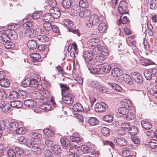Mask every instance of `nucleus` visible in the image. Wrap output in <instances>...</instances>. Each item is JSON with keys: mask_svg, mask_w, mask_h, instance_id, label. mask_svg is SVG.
<instances>
[{"mask_svg": "<svg viewBox=\"0 0 157 157\" xmlns=\"http://www.w3.org/2000/svg\"><path fill=\"white\" fill-rule=\"evenodd\" d=\"M71 141H70L68 139L63 137L60 140V143L62 146L64 147H67L70 146L69 149L70 153H72L75 151H77L76 148H79L81 146L80 141L81 139L78 134H73L70 137Z\"/></svg>", "mask_w": 157, "mask_h": 157, "instance_id": "f257e3e1", "label": "nucleus"}, {"mask_svg": "<svg viewBox=\"0 0 157 157\" xmlns=\"http://www.w3.org/2000/svg\"><path fill=\"white\" fill-rule=\"evenodd\" d=\"M100 20V17L98 15L93 14L90 17L88 22L86 23V25L89 27L97 25L99 22Z\"/></svg>", "mask_w": 157, "mask_h": 157, "instance_id": "f03ea898", "label": "nucleus"}, {"mask_svg": "<svg viewBox=\"0 0 157 157\" xmlns=\"http://www.w3.org/2000/svg\"><path fill=\"white\" fill-rule=\"evenodd\" d=\"M108 108V106L104 103L99 102L95 105V109L98 112H103L105 111Z\"/></svg>", "mask_w": 157, "mask_h": 157, "instance_id": "7ed1b4c3", "label": "nucleus"}, {"mask_svg": "<svg viewBox=\"0 0 157 157\" xmlns=\"http://www.w3.org/2000/svg\"><path fill=\"white\" fill-rule=\"evenodd\" d=\"M126 102L127 104H126L125 102L124 105L126 107H121L118 109V112L120 114L124 115V116L126 115V113H128L129 111L128 109L126 107L129 108L132 105L131 102L129 100H126Z\"/></svg>", "mask_w": 157, "mask_h": 157, "instance_id": "20e7f679", "label": "nucleus"}, {"mask_svg": "<svg viewBox=\"0 0 157 157\" xmlns=\"http://www.w3.org/2000/svg\"><path fill=\"white\" fill-rule=\"evenodd\" d=\"M128 4L124 1H120L118 7L119 10L121 14L123 15L127 13Z\"/></svg>", "mask_w": 157, "mask_h": 157, "instance_id": "39448f33", "label": "nucleus"}, {"mask_svg": "<svg viewBox=\"0 0 157 157\" xmlns=\"http://www.w3.org/2000/svg\"><path fill=\"white\" fill-rule=\"evenodd\" d=\"M34 78L31 79V86L37 87L39 82L40 81V76L37 74H34Z\"/></svg>", "mask_w": 157, "mask_h": 157, "instance_id": "423d86ee", "label": "nucleus"}, {"mask_svg": "<svg viewBox=\"0 0 157 157\" xmlns=\"http://www.w3.org/2000/svg\"><path fill=\"white\" fill-rule=\"evenodd\" d=\"M49 12L54 19H57L60 16V11L56 8H50Z\"/></svg>", "mask_w": 157, "mask_h": 157, "instance_id": "0eeeda50", "label": "nucleus"}, {"mask_svg": "<svg viewBox=\"0 0 157 157\" xmlns=\"http://www.w3.org/2000/svg\"><path fill=\"white\" fill-rule=\"evenodd\" d=\"M134 81L137 84H141L143 82L142 75L139 73H134L132 75Z\"/></svg>", "mask_w": 157, "mask_h": 157, "instance_id": "6e6552de", "label": "nucleus"}, {"mask_svg": "<svg viewBox=\"0 0 157 157\" xmlns=\"http://www.w3.org/2000/svg\"><path fill=\"white\" fill-rule=\"evenodd\" d=\"M88 69L92 74L97 75L102 74V71L101 70V67L100 66H97L95 67H89Z\"/></svg>", "mask_w": 157, "mask_h": 157, "instance_id": "1a4fd4ad", "label": "nucleus"}, {"mask_svg": "<svg viewBox=\"0 0 157 157\" xmlns=\"http://www.w3.org/2000/svg\"><path fill=\"white\" fill-rule=\"evenodd\" d=\"M62 99L63 102L66 104H72L74 102V99L70 95L65 94L62 95Z\"/></svg>", "mask_w": 157, "mask_h": 157, "instance_id": "9d476101", "label": "nucleus"}, {"mask_svg": "<svg viewBox=\"0 0 157 157\" xmlns=\"http://www.w3.org/2000/svg\"><path fill=\"white\" fill-rule=\"evenodd\" d=\"M114 142L117 145L121 146H125L127 144L126 140L122 137L115 138L114 140Z\"/></svg>", "mask_w": 157, "mask_h": 157, "instance_id": "9b49d317", "label": "nucleus"}, {"mask_svg": "<svg viewBox=\"0 0 157 157\" xmlns=\"http://www.w3.org/2000/svg\"><path fill=\"white\" fill-rule=\"evenodd\" d=\"M11 105L8 102L4 104H0V108L4 113H6L11 109Z\"/></svg>", "mask_w": 157, "mask_h": 157, "instance_id": "f8f14e48", "label": "nucleus"}, {"mask_svg": "<svg viewBox=\"0 0 157 157\" xmlns=\"http://www.w3.org/2000/svg\"><path fill=\"white\" fill-rule=\"evenodd\" d=\"M108 27V26L106 23L101 22L98 27V30L100 33H103L106 31Z\"/></svg>", "mask_w": 157, "mask_h": 157, "instance_id": "ddd939ff", "label": "nucleus"}, {"mask_svg": "<svg viewBox=\"0 0 157 157\" xmlns=\"http://www.w3.org/2000/svg\"><path fill=\"white\" fill-rule=\"evenodd\" d=\"M41 141L40 140H37V142L36 140H31L30 139H26V141L25 142L26 145L28 147H31L35 145V144H39L41 143Z\"/></svg>", "mask_w": 157, "mask_h": 157, "instance_id": "4468645a", "label": "nucleus"}, {"mask_svg": "<svg viewBox=\"0 0 157 157\" xmlns=\"http://www.w3.org/2000/svg\"><path fill=\"white\" fill-rule=\"evenodd\" d=\"M42 19L43 21L46 22H52L54 21L50 13L45 14L43 15Z\"/></svg>", "mask_w": 157, "mask_h": 157, "instance_id": "2eb2a0df", "label": "nucleus"}, {"mask_svg": "<svg viewBox=\"0 0 157 157\" xmlns=\"http://www.w3.org/2000/svg\"><path fill=\"white\" fill-rule=\"evenodd\" d=\"M132 37V36H130L128 39H126V41L129 46L132 47L133 50H136L137 48L136 46V42L134 41Z\"/></svg>", "mask_w": 157, "mask_h": 157, "instance_id": "dca6fc26", "label": "nucleus"}, {"mask_svg": "<svg viewBox=\"0 0 157 157\" xmlns=\"http://www.w3.org/2000/svg\"><path fill=\"white\" fill-rule=\"evenodd\" d=\"M27 45L29 48L33 50L37 47V43L34 40H31L28 41Z\"/></svg>", "mask_w": 157, "mask_h": 157, "instance_id": "f3484780", "label": "nucleus"}, {"mask_svg": "<svg viewBox=\"0 0 157 157\" xmlns=\"http://www.w3.org/2000/svg\"><path fill=\"white\" fill-rule=\"evenodd\" d=\"M72 109L74 111L76 112H82L84 110V109L82 105L80 103L74 104Z\"/></svg>", "mask_w": 157, "mask_h": 157, "instance_id": "a211bd4d", "label": "nucleus"}, {"mask_svg": "<svg viewBox=\"0 0 157 157\" xmlns=\"http://www.w3.org/2000/svg\"><path fill=\"white\" fill-rule=\"evenodd\" d=\"M59 86L61 88V94L62 95L67 94L68 93L69 88L67 87L66 84H59Z\"/></svg>", "mask_w": 157, "mask_h": 157, "instance_id": "6ab92c4d", "label": "nucleus"}, {"mask_svg": "<svg viewBox=\"0 0 157 157\" xmlns=\"http://www.w3.org/2000/svg\"><path fill=\"white\" fill-rule=\"evenodd\" d=\"M36 38L39 41L42 43L47 42L48 40V38L46 36L43 35H37Z\"/></svg>", "mask_w": 157, "mask_h": 157, "instance_id": "aec40b11", "label": "nucleus"}, {"mask_svg": "<svg viewBox=\"0 0 157 157\" xmlns=\"http://www.w3.org/2000/svg\"><path fill=\"white\" fill-rule=\"evenodd\" d=\"M29 136L32 138L34 139V140H36L37 142V140H40V138L41 136V135L37 132H32L29 133Z\"/></svg>", "mask_w": 157, "mask_h": 157, "instance_id": "412c9836", "label": "nucleus"}, {"mask_svg": "<svg viewBox=\"0 0 157 157\" xmlns=\"http://www.w3.org/2000/svg\"><path fill=\"white\" fill-rule=\"evenodd\" d=\"M22 103L20 101H12L10 102V105L13 108H19L22 106Z\"/></svg>", "mask_w": 157, "mask_h": 157, "instance_id": "4be33fe9", "label": "nucleus"}, {"mask_svg": "<svg viewBox=\"0 0 157 157\" xmlns=\"http://www.w3.org/2000/svg\"><path fill=\"white\" fill-rule=\"evenodd\" d=\"M100 67H101V70L102 71V73L104 72L105 73H107L110 71L111 67L109 65L101 64Z\"/></svg>", "mask_w": 157, "mask_h": 157, "instance_id": "5701e85b", "label": "nucleus"}, {"mask_svg": "<svg viewBox=\"0 0 157 157\" xmlns=\"http://www.w3.org/2000/svg\"><path fill=\"white\" fill-rule=\"evenodd\" d=\"M9 98L11 100L19 99L17 91H12L10 92L9 94Z\"/></svg>", "mask_w": 157, "mask_h": 157, "instance_id": "b1692460", "label": "nucleus"}, {"mask_svg": "<svg viewBox=\"0 0 157 157\" xmlns=\"http://www.w3.org/2000/svg\"><path fill=\"white\" fill-rule=\"evenodd\" d=\"M51 149L56 154L58 155L61 152V147L58 145L55 144L53 145Z\"/></svg>", "mask_w": 157, "mask_h": 157, "instance_id": "393cba45", "label": "nucleus"}, {"mask_svg": "<svg viewBox=\"0 0 157 157\" xmlns=\"http://www.w3.org/2000/svg\"><path fill=\"white\" fill-rule=\"evenodd\" d=\"M141 124L142 127L145 129H149L151 128L152 127L151 123L145 121H142Z\"/></svg>", "mask_w": 157, "mask_h": 157, "instance_id": "a878e982", "label": "nucleus"}, {"mask_svg": "<svg viewBox=\"0 0 157 157\" xmlns=\"http://www.w3.org/2000/svg\"><path fill=\"white\" fill-rule=\"evenodd\" d=\"M90 14V12L89 10L85 9L81 10L79 16L81 17H85L89 16Z\"/></svg>", "mask_w": 157, "mask_h": 157, "instance_id": "bb28decb", "label": "nucleus"}, {"mask_svg": "<svg viewBox=\"0 0 157 157\" xmlns=\"http://www.w3.org/2000/svg\"><path fill=\"white\" fill-rule=\"evenodd\" d=\"M43 132L45 135L48 137H52L54 134V131L48 128H45L43 130Z\"/></svg>", "mask_w": 157, "mask_h": 157, "instance_id": "cd10ccee", "label": "nucleus"}, {"mask_svg": "<svg viewBox=\"0 0 157 157\" xmlns=\"http://www.w3.org/2000/svg\"><path fill=\"white\" fill-rule=\"evenodd\" d=\"M62 5L65 8H69L71 5L70 0H63L62 2Z\"/></svg>", "mask_w": 157, "mask_h": 157, "instance_id": "c85d7f7f", "label": "nucleus"}, {"mask_svg": "<svg viewBox=\"0 0 157 157\" xmlns=\"http://www.w3.org/2000/svg\"><path fill=\"white\" fill-rule=\"evenodd\" d=\"M38 144H35V145L31 147V150L35 154H39L41 152V149Z\"/></svg>", "mask_w": 157, "mask_h": 157, "instance_id": "c756f323", "label": "nucleus"}, {"mask_svg": "<svg viewBox=\"0 0 157 157\" xmlns=\"http://www.w3.org/2000/svg\"><path fill=\"white\" fill-rule=\"evenodd\" d=\"M128 133L130 135L134 136L138 133V130L135 126H132L128 130Z\"/></svg>", "mask_w": 157, "mask_h": 157, "instance_id": "7c9ffc66", "label": "nucleus"}, {"mask_svg": "<svg viewBox=\"0 0 157 157\" xmlns=\"http://www.w3.org/2000/svg\"><path fill=\"white\" fill-rule=\"evenodd\" d=\"M25 105L30 108L33 107L35 105V103L34 101L31 99H28L25 100L24 101Z\"/></svg>", "mask_w": 157, "mask_h": 157, "instance_id": "2f4dec72", "label": "nucleus"}, {"mask_svg": "<svg viewBox=\"0 0 157 157\" xmlns=\"http://www.w3.org/2000/svg\"><path fill=\"white\" fill-rule=\"evenodd\" d=\"M148 146L152 149L157 147V140L155 139H151L148 144Z\"/></svg>", "mask_w": 157, "mask_h": 157, "instance_id": "473e14b6", "label": "nucleus"}, {"mask_svg": "<svg viewBox=\"0 0 157 157\" xmlns=\"http://www.w3.org/2000/svg\"><path fill=\"white\" fill-rule=\"evenodd\" d=\"M0 84L2 86L7 87L10 86V82L8 79L4 78L0 81Z\"/></svg>", "mask_w": 157, "mask_h": 157, "instance_id": "72a5a7b5", "label": "nucleus"}, {"mask_svg": "<svg viewBox=\"0 0 157 157\" xmlns=\"http://www.w3.org/2000/svg\"><path fill=\"white\" fill-rule=\"evenodd\" d=\"M92 54L90 50L84 51L83 52V57L84 59H92Z\"/></svg>", "mask_w": 157, "mask_h": 157, "instance_id": "f704fd0d", "label": "nucleus"}, {"mask_svg": "<svg viewBox=\"0 0 157 157\" xmlns=\"http://www.w3.org/2000/svg\"><path fill=\"white\" fill-rule=\"evenodd\" d=\"M141 63L142 65L147 66L154 64V62L151 59H141Z\"/></svg>", "mask_w": 157, "mask_h": 157, "instance_id": "c9c22d12", "label": "nucleus"}, {"mask_svg": "<svg viewBox=\"0 0 157 157\" xmlns=\"http://www.w3.org/2000/svg\"><path fill=\"white\" fill-rule=\"evenodd\" d=\"M85 61L88 68L89 66L98 64V63L97 59H85Z\"/></svg>", "mask_w": 157, "mask_h": 157, "instance_id": "e433bc0d", "label": "nucleus"}, {"mask_svg": "<svg viewBox=\"0 0 157 157\" xmlns=\"http://www.w3.org/2000/svg\"><path fill=\"white\" fill-rule=\"evenodd\" d=\"M111 74L114 77H118L120 76V69L117 67L114 68L112 71Z\"/></svg>", "mask_w": 157, "mask_h": 157, "instance_id": "4c0bfd02", "label": "nucleus"}, {"mask_svg": "<svg viewBox=\"0 0 157 157\" xmlns=\"http://www.w3.org/2000/svg\"><path fill=\"white\" fill-rule=\"evenodd\" d=\"M80 150L81 149V150L84 153H87L89 152H90L91 153L92 152L93 150L92 149H90L89 147H88L86 145H84L83 146H82L81 147V148H80Z\"/></svg>", "mask_w": 157, "mask_h": 157, "instance_id": "58836bf2", "label": "nucleus"}, {"mask_svg": "<svg viewBox=\"0 0 157 157\" xmlns=\"http://www.w3.org/2000/svg\"><path fill=\"white\" fill-rule=\"evenodd\" d=\"M17 92L19 99H24L27 97L26 93L24 91L18 90Z\"/></svg>", "mask_w": 157, "mask_h": 157, "instance_id": "ea45409f", "label": "nucleus"}, {"mask_svg": "<svg viewBox=\"0 0 157 157\" xmlns=\"http://www.w3.org/2000/svg\"><path fill=\"white\" fill-rule=\"evenodd\" d=\"M26 19L27 20V21L25 23H24L23 26L24 29L28 30V29L32 27L33 22H31V20L30 19V20H28L27 18H26Z\"/></svg>", "mask_w": 157, "mask_h": 157, "instance_id": "a19ab883", "label": "nucleus"}, {"mask_svg": "<svg viewBox=\"0 0 157 157\" xmlns=\"http://www.w3.org/2000/svg\"><path fill=\"white\" fill-rule=\"evenodd\" d=\"M152 70H146L144 72V75L146 78L149 80H151L152 78Z\"/></svg>", "mask_w": 157, "mask_h": 157, "instance_id": "79ce46f5", "label": "nucleus"}, {"mask_svg": "<svg viewBox=\"0 0 157 157\" xmlns=\"http://www.w3.org/2000/svg\"><path fill=\"white\" fill-rule=\"evenodd\" d=\"M110 85L113 90L121 92L122 90V88L116 83H111Z\"/></svg>", "mask_w": 157, "mask_h": 157, "instance_id": "37998d69", "label": "nucleus"}, {"mask_svg": "<svg viewBox=\"0 0 157 157\" xmlns=\"http://www.w3.org/2000/svg\"><path fill=\"white\" fill-rule=\"evenodd\" d=\"M73 7L72 10L73 13L76 14L79 13V14L81 11V7L77 5H75Z\"/></svg>", "mask_w": 157, "mask_h": 157, "instance_id": "c03bdc74", "label": "nucleus"}, {"mask_svg": "<svg viewBox=\"0 0 157 157\" xmlns=\"http://www.w3.org/2000/svg\"><path fill=\"white\" fill-rule=\"evenodd\" d=\"M103 49V51L101 52V54L102 55V56H96L95 59H99V58L101 59L103 58V56H107L108 55V50L107 49L105 48Z\"/></svg>", "mask_w": 157, "mask_h": 157, "instance_id": "a18cd8bd", "label": "nucleus"}, {"mask_svg": "<svg viewBox=\"0 0 157 157\" xmlns=\"http://www.w3.org/2000/svg\"><path fill=\"white\" fill-rule=\"evenodd\" d=\"M90 85L91 86L96 90H97L100 85L99 82L96 80L92 81Z\"/></svg>", "mask_w": 157, "mask_h": 157, "instance_id": "49530a36", "label": "nucleus"}, {"mask_svg": "<svg viewBox=\"0 0 157 157\" xmlns=\"http://www.w3.org/2000/svg\"><path fill=\"white\" fill-rule=\"evenodd\" d=\"M40 18V14L37 13H35L32 14V16H30L27 18L28 20H31V22H33L34 19H37Z\"/></svg>", "mask_w": 157, "mask_h": 157, "instance_id": "de8ad7c7", "label": "nucleus"}, {"mask_svg": "<svg viewBox=\"0 0 157 157\" xmlns=\"http://www.w3.org/2000/svg\"><path fill=\"white\" fill-rule=\"evenodd\" d=\"M102 134L105 136H108L110 135V131L109 129L106 127H103L101 130Z\"/></svg>", "mask_w": 157, "mask_h": 157, "instance_id": "09e8293b", "label": "nucleus"}, {"mask_svg": "<svg viewBox=\"0 0 157 157\" xmlns=\"http://www.w3.org/2000/svg\"><path fill=\"white\" fill-rule=\"evenodd\" d=\"M26 34L29 36L31 37H35L36 36L35 31L32 27L27 30Z\"/></svg>", "mask_w": 157, "mask_h": 157, "instance_id": "8fccbe9b", "label": "nucleus"}, {"mask_svg": "<svg viewBox=\"0 0 157 157\" xmlns=\"http://www.w3.org/2000/svg\"><path fill=\"white\" fill-rule=\"evenodd\" d=\"M135 115L133 113L131 112L127 113L126 115L125 116V118L127 120H132L135 119Z\"/></svg>", "mask_w": 157, "mask_h": 157, "instance_id": "3c124183", "label": "nucleus"}, {"mask_svg": "<svg viewBox=\"0 0 157 157\" xmlns=\"http://www.w3.org/2000/svg\"><path fill=\"white\" fill-rule=\"evenodd\" d=\"M63 23L65 26L68 27H72L73 25V23L72 21L68 19L64 20Z\"/></svg>", "mask_w": 157, "mask_h": 157, "instance_id": "603ef678", "label": "nucleus"}, {"mask_svg": "<svg viewBox=\"0 0 157 157\" xmlns=\"http://www.w3.org/2000/svg\"><path fill=\"white\" fill-rule=\"evenodd\" d=\"M102 119L105 121L111 122L113 121V117L111 115L108 114L103 117Z\"/></svg>", "mask_w": 157, "mask_h": 157, "instance_id": "864d4df0", "label": "nucleus"}, {"mask_svg": "<svg viewBox=\"0 0 157 157\" xmlns=\"http://www.w3.org/2000/svg\"><path fill=\"white\" fill-rule=\"evenodd\" d=\"M3 46L5 48L7 49L12 48L14 47V44L12 42L10 41V40L7 42Z\"/></svg>", "mask_w": 157, "mask_h": 157, "instance_id": "5fc2aeb1", "label": "nucleus"}, {"mask_svg": "<svg viewBox=\"0 0 157 157\" xmlns=\"http://www.w3.org/2000/svg\"><path fill=\"white\" fill-rule=\"evenodd\" d=\"M90 124L92 125H94L98 124V120L96 118L91 117L89 120Z\"/></svg>", "mask_w": 157, "mask_h": 157, "instance_id": "6e6d98bb", "label": "nucleus"}, {"mask_svg": "<svg viewBox=\"0 0 157 157\" xmlns=\"http://www.w3.org/2000/svg\"><path fill=\"white\" fill-rule=\"evenodd\" d=\"M31 79L29 78H26L22 82V85L24 87H26L31 86Z\"/></svg>", "mask_w": 157, "mask_h": 157, "instance_id": "4d7b16f0", "label": "nucleus"}, {"mask_svg": "<svg viewBox=\"0 0 157 157\" xmlns=\"http://www.w3.org/2000/svg\"><path fill=\"white\" fill-rule=\"evenodd\" d=\"M123 79L124 81L130 85L133 84V82L132 81L131 77L127 75H125L124 77H123Z\"/></svg>", "mask_w": 157, "mask_h": 157, "instance_id": "13d9d810", "label": "nucleus"}, {"mask_svg": "<svg viewBox=\"0 0 157 157\" xmlns=\"http://www.w3.org/2000/svg\"><path fill=\"white\" fill-rule=\"evenodd\" d=\"M150 8L154 10L157 8V0H151L150 2Z\"/></svg>", "mask_w": 157, "mask_h": 157, "instance_id": "bf43d9fd", "label": "nucleus"}, {"mask_svg": "<svg viewBox=\"0 0 157 157\" xmlns=\"http://www.w3.org/2000/svg\"><path fill=\"white\" fill-rule=\"evenodd\" d=\"M129 124L128 123H123L120 128V130H122L124 131L123 132L122 134L124 135L125 133L124 131L128 129L129 127Z\"/></svg>", "mask_w": 157, "mask_h": 157, "instance_id": "052dcab7", "label": "nucleus"}, {"mask_svg": "<svg viewBox=\"0 0 157 157\" xmlns=\"http://www.w3.org/2000/svg\"><path fill=\"white\" fill-rule=\"evenodd\" d=\"M79 6L82 8H86L88 6V4L86 0H81L79 2Z\"/></svg>", "mask_w": 157, "mask_h": 157, "instance_id": "680f3d73", "label": "nucleus"}, {"mask_svg": "<svg viewBox=\"0 0 157 157\" xmlns=\"http://www.w3.org/2000/svg\"><path fill=\"white\" fill-rule=\"evenodd\" d=\"M51 22H46L43 24V26L44 28L48 31L50 30L52 28L53 26Z\"/></svg>", "mask_w": 157, "mask_h": 157, "instance_id": "e2e57ef3", "label": "nucleus"}, {"mask_svg": "<svg viewBox=\"0 0 157 157\" xmlns=\"http://www.w3.org/2000/svg\"><path fill=\"white\" fill-rule=\"evenodd\" d=\"M44 157H53V154L49 150L46 149L44 152Z\"/></svg>", "mask_w": 157, "mask_h": 157, "instance_id": "0e129e2a", "label": "nucleus"}, {"mask_svg": "<svg viewBox=\"0 0 157 157\" xmlns=\"http://www.w3.org/2000/svg\"><path fill=\"white\" fill-rule=\"evenodd\" d=\"M40 107L42 109L45 110L46 111H48L51 109V105L47 103L43 104L41 105Z\"/></svg>", "mask_w": 157, "mask_h": 157, "instance_id": "69168bd1", "label": "nucleus"}, {"mask_svg": "<svg viewBox=\"0 0 157 157\" xmlns=\"http://www.w3.org/2000/svg\"><path fill=\"white\" fill-rule=\"evenodd\" d=\"M80 147L79 148H76L77 151L72 153H70L69 155V157H80V156L77 154L79 152Z\"/></svg>", "mask_w": 157, "mask_h": 157, "instance_id": "338daca9", "label": "nucleus"}, {"mask_svg": "<svg viewBox=\"0 0 157 157\" xmlns=\"http://www.w3.org/2000/svg\"><path fill=\"white\" fill-rule=\"evenodd\" d=\"M7 155L9 157H16V155L14 151L12 149H10L8 150Z\"/></svg>", "mask_w": 157, "mask_h": 157, "instance_id": "774afa93", "label": "nucleus"}]
</instances>
